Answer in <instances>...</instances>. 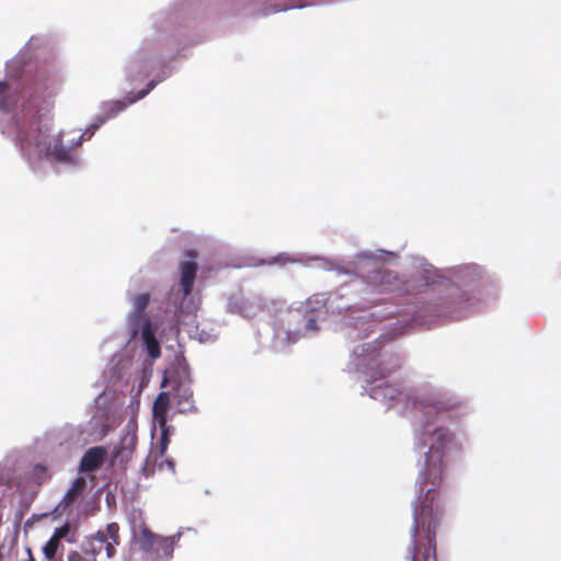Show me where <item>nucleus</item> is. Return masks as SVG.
I'll return each instance as SVG.
<instances>
[{
  "mask_svg": "<svg viewBox=\"0 0 561 561\" xmlns=\"http://www.w3.org/2000/svg\"><path fill=\"white\" fill-rule=\"evenodd\" d=\"M423 435V446L428 443L430 448L425 455L424 468L417 476L416 485L424 496L420 505H415L413 510L412 547L409 550V558L411 561H437L436 534L444 518L439 488L445 468L444 459L454 447L455 440L446 427L425 431Z\"/></svg>",
  "mask_w": 561,
  "mask_h": 561,
  "instance_id": "f257e3e1",
  "label": "nucleus"
},
{
  "mask_svg": "<svg viewBox=\"0 0 561 561\" xmlns=\"http://www.w3.org/2000/svg\"><path fill=\"white\" fill-rule=\"evenodd\" d=\"M16 144L24 157H46L56 162H71V149L64 147L59 135L50 136L48 127L34 113L23 114L18 123Z\"/></svg>",
  "mask_w": 561,
  "mask_h": 561,
  "instance_id": "f03ea898",
  "label": "nucleus"
},
{
  "mask_svg": "<svg viewBox=\"0 0 561 561\" xmlns=\"http://www.w3.org/2000/svg\"><path fill=\"white\" fill-rule=\"evenodd\" d=\"M363 352H367V357L363 358L360 366L362 373L367 383H376L390 377L402 366V357L399 353L390 350H377L376 346L367 344L363 346Z\"/></svg>",
  "mask_w": 561,
  "mask_h": 561,
  "instance_id": "7ed1b4c3",
  "label": "nucleus"
},
{
  "mask_svg": "<svg viewBox=\"0 0 561 561\" xmlns=\"http://www.w3.org/2000/svg\"><path fill=\"white\" fill-rule=\"evenodd\" d=\"M180 537V534L168 537L159 536L148 527H144L138 537V545L140 550L152 561H169L173 557L174 546Z\"/></svg>",
  "mask_w": 561,
  "mask_h": 561,
  "instance_id": "20e7f679",
  "label": "nucleus"
},
{
  "mask_svg": "<svg viewBox=\"0 0 561 561\" xmlns=\"http://www.w3.org/2000/svg\"><path fill=\"white\" fill-rule=\"evenodd\" d=\"M186 255L192 260L182 262L179 265L180 286L183 297H187L191 295L198 271V264L195 261L197 259V252L195 250H188L186 251Z\"/></svg>",
  "mask_w": 561,
  "mask_h": 561,
  "instance_id": "39448f33",
  "label": "nucleus"
},
{
  "mask_svg": "<svg viewBox=\"0 0 561 561\" xmlns=\"http://www.w3.org/2000/svg\"><path fill=\"white\" fill-rule=\"evenodd\" d=\"M368 279L371 287L378 293L394 291L401 285L397 274L389 270H375Z\"/></svg>",
  "mask_w": 561,
  "mask_h": 561,
  "instance_id": "423d86ee",
  "label": "nucleus"
},
{
  "mask_svg": "<svg viewBox=\"0 0 561 561\" xmlns=\"http://www.w3.org/2000/svg\"><path fill=\"white\" fill-rule=\"evenodd\" d=\"M149 302L150 294L148 293L137 294L133 297V311L130 312L128 320L134 334H137L140 327L149 321L145 313Z\"/></svg>",
  "mask_w": 561,
  "mask_h": 561,
  "instance_id": "0eeeda50",
  "label": "nucleus"
},
{
  "mask_svg": "<svg viewBox=\"0 0 561 561\" xmlns=\"http://www.w3.org/2000/svg\"><path fill=\"white\" fill-rule=\"evenodd\" d=\"M83 551L87 554H91L94 559L103 552L107 558H112L116 552L113 543L108 542L104 531H98L94 536L88 538L83 545Z\"/></svg>",
  "mask_w": 561,
  "mask_h": 561,
  "instance_id": "6e6552de",
  "label": "nucleus"
},
{
  "mask_svg": "<svg viewBox=\"0 0 561 561\" xmlns=\"http://www.w3.org/2000/svg\"><path fill=\"white\" fill-rule=\"evenodd\" d=\"M106 449L103 446L89 448L80 460L79 470L81 472H91L99 469L104 462Z\"/></svg>",
  "mask_w": 561,
  "mask_h": 561,
  "instance_id": "1a4fd4ad",
  "label": "nucleus"
},
{
  "mask_svg": "<svg viewBox=\"0 0 561 561\" xmlns=\"http://www.w3.org/2000/svg\"><path fill=\"white\" fill-rule=\"evenodd\" d=\"M87 488V480L83 477H78L73 480L70 488L58 503L56 511L65 512L69 510L73 503L83 494Z\"/></svg>",
  "mask_w": 561,
  "mask_h": 561,
  "instance_id": "9d476101",
  "label": "nucleus"
},
{
  "mask_svg": "<svg viewBox=\"0 0 561 561\" xmlns=\"http://www.w3.org/2000/svg\"><path fill=\"white\" fill-rule=\"evenodd\" d=\"M368 392L373 399L382 401L388 405H391L392 402L396 401L401 394L398 386L387 381H382L374 387H370Z\"/></svg>",
  "mask_w": 561,
  "mask_h": 561,
  "instance_id": "9b49d317",
  "label": "nucleus"
},
{
  "mask_svg": "<svg viewBox=\"0 0 561 561\" xmlns=\"http://www.w3.org/2000/svg\"><path fill=\"white\" fill-rule=\"evenodd\" d=\"M170 393L165 391L160 392L153 402V421L159 427H164L165 424L168 423V411L170 408Z\"/></svg>",
  "mask_w": 561,
  "mask_h": 561,
  "instance_id": "f8f14e48",
  "label": "nucleus"
},
{
  "mask_svg": "<svg viewBox=\"0 0 561 561\" xmlns=\"http://www.w3.org/2000/svg\"><path fill=\"white\" fill-rule=\"evenodd\" d=\"M141 337L146 344L147 352L152 358H158L161 355L160 345L154 336L150 321L141 325Z\"/></svg>",
  "mask_w": 561,
  "mask_h": 561,
  "instance_id": "ddd939ff",
  "label": "nucleus"
},
{
  "mask_svg": "<svg viewBox=\"0 0 561 561\" xmlns=\"http://www.w3.org/2000/svg\"><path fill=\"white\" fill-rule=\"evenodd\" d=\"M313 4L311 0H287L283 3H274L268 7H265L259 11L261 15H268L276 12L286 11L289 9H301L307 5Z\"/></svg>",
  "mask_w": 561,
  "mask_h": 561,
  "instance_id": "4468645a",
  "label": "nucleus"
},
{
  "mask_svg": "<svg viewBox=\"0 0 561 561\" xmlns=\"http://www.w3.org/2000/svg\"><path fill=\"white\" fill-rule=\"evenodd\" d=\"M425 409V413L430 414L431 412H434L435 414H438L443 411H449L451 409L456 408V403L451 402L450 399H444L443 397H434L431 399V401L423 404Z\"/></svg>",
  "mask_w": 561,
  "mask_h": 561,
  "instance_id": "2eb2a0df",
  "label": "nucleus"
},
{
  "mask_svg": "<svg viewBox=\"0 0 561 561\" xmlns=\"http://www.w3.org/2000/svg\"><path fill=\"white\" fill-rule=\"evenodd\" d=\"M28 479L37 485L43 484L49 479L47 467L41 463L35 465L28 472Z\"/></svg>",
  "mask_w": 561,
  "mask_h": 561,
  "instance_id": "dca6fc26",
  "label": "nucleus"
},
{
  "mask_svg": "<svg viewBox=\"0 0 561 561\" xmlns=\"http://www.w3.org/2000/svg\"><path fill=\"white\" fill-rule=\"evenodd\" d=\"M181 389L179 388L176 391V403L180 407L181 411L191 410L193 407V392L188 388H184L182 392H180Z\"/></svg>",
  "mask_w": 561,
  "mask_h": 561,
  "instance_id": "f3484780",
  "label": "nucleus"
},
{
  "mask_svg": "<svg viewBox=\"0 0 561 561\" xmlns=\"http://www.w3.org/2000/svg\"><path fill=\"white\" fill-rule=\"evenodd\" d=\"M453 304L454 302L440 298L438 302L434 304L432 308V314L434 317H443L451 313L455 310Z\"/></svg>",
  "mask_w": 561,
  "mask_h": 561,
  "instance_id": "a211bd4d",
  "label": "nucleus"
},
{
  "mask_svg": "<svg viewBox=\"0 0 561 561\" xmlns=\"http://www.w3.org/2000/svg\"><path fill=\"white\" fill-rule=\"evenodd\" d=\"M59 546L60 542L50 537L49 540L43 547V553L45 558L49 561L54 560L59 549Z\"/></svg>",
  "mask_w": 561,
  "mask_h": 561,
  "instance_id": "6ab92c4d",
  "label": "nucleus"
},
{
  "mask_svg": "<svg viewBox=\"0 0 561 561\" xmlns=\"http://www.w3.org/2000/svg\"><path fill=\"white\" fill-rule=\"evenodd\" d=\"M119 526L117 523H111L106 527V531L104 533L108 539L110 543H113V548L119 545Z\"/></svg>",
  "mask_w": 561,
  "mask_h": 561,
  "instance_id": "aec40b11",
  "label": "nucleus"
},
{
  "mask_svg": "<svg viewBox=\"0 0 561 561\" xmlns=\"http://www.w3.org/2000/svg\"><path fill=\"white\" fill-rule=\"evenodd\" d=\"M159 428L161 431L160 454L164 455V453L167 451V448L169 446V443H170V434H171L172 427L169 426L168 424H165L164 427H159Z\"/></svg>",
  "mask_w": 561,
  "mask_h": 561,
  "instance_id": "412c9836",
  "label": "nucleus"
},
{
  "mask_svg": "<svg viewBox=\"0 0 561 561\" xmlns=\"http://www.w3.org/2000/svg\"><path fill=\"white\" fill-rule=\"evenodd\" d=\"M136 440V435H126L122 440V445L118 448H116L115 455L118 456L125 448L131 451L135 448Z\"/></svg>",
  "mask_w": 561,
  "mask_h": 561,
  "instance_id": "4be33fe9",
  "label": "nucleus"
},
{
  "mask_svg": "<svg viewBox=\"0 0 561 561\" xmlns=\"http://www.w3.org/2000/svg\"><path fill=\"white\" fill-rule=\"evenodd\" d=\"M70 531V526L69 524H65L58 528L55 529L51 538H54L55 540H57L58 542L61 541V539L66 538L68 536Z\"/></svg>",
  "mask_w": 561,
  "mask_h": 561,
  "instance_id": "5701e85b",
  "label": "nucleus"
},
{
  "mask_svg": "<svg viewBox=\"0 0 561 561\" xmlns=\"http://www.w3.org/2000/svg\"><path fill=\"white\" fill-rule=\"evenodd\" d=\"M10 89V85L8 82L5 81H1L0 82V107L1 108H7L9 103L4 96V94L9 91Z\"/></svg>",
  "mask_w": 561,
  "mask_h": 561,
  "instance_id": "b1692460",
  "label": "nucleus"
},
{
  "mask_svg": "<svg viewBox=\"0 0 561 561\" xmlns=\"http://www.w3.org/2000/svg\"><path fill=\"white\" fill-rule=\"evenodd\" d=\"M318 325H317V318H314L313 316H310L308 319H307V322H306V331H318Z\"/></svg>",
  "mask_w": 561,
  "mask_h": 561,
  "instance_id": "393cba45",
  "label": "nucleus"
},
{
  "mask_svg": "<svg viewBox=\"0 0 561 561\" xmlns=\"http://www.w3.org/2000/svg\"><path fill=\"white\" fill-rule=\"evenodd\" d=\"M67 561H83V557L78 551H70Z\"/></svg>",
  "mask_w": 561,
  "mask_h": 561,
  "instance_id": "a878e982",
  "label": "nucleus"
},
{
  "mask_svg": "<svg viewBox=\"0 0 561 561\" xmlns=\"http://www.w3.org/2000/svg\"><path fill=\"white\" fill-rule=\"evenodd\" d=\"M154 85H156L154 81L149 82L148 88L146 90L140 91L138 96L136 98V100L142 99L144 96H146L147 93L154 88Z\"/></svg>",
  "mask_w": 561,
  "mask_h": 561,
  "instance_id": "bb28decb",
  "label": "nucleus"
},
{
  "mask_svg": "<svg viewBox=\"0 0 561 561\" xmlns=\"http://www.w3.org/2000/svg\"><path fill=\"white\" fill-rule=\"evenodd\" d=\"M25 552L27 554V559L25 561H36L33 551L30 547H26Z\"/></svg>",
  "mask_w": 561,
  "mask_h": 561,
  "instance_id": "cd10ccee",
  "label": "nucleus"
},
{
  "mask_svg": "<svg viewBox=\"0 0 561 561\" xmlns=\"http://www.w3.org/2000/svg\"><path fill=\"white\" fill-rule=\"evenodd\" d=\"M457 293H459L458 288H456L454 286L449 287V296H455Z\"/></svg>",
  "mask_w": 561,
  "mask_h": 561,
  "instance_id": "c85d7f7f",
  "label": "nucleus"
},
{
  "mask_svg": "<svg viewBox=\"0 0 561 561\" xmlns=\"http://www.w3.org/2000/svg\"><path fill=\"white\" fill-rule=\"evenodd\" d=\"M138 68V65L137 62H134L131 66H130V71H134Z\"/></svg>",
  "mask_w": 561,
  "mask_h": 561,
  "instance_id": "c756f323",
  "label": "nucleus"
},
{
  "mask_svg": "<svg viewBox=\"0 0 561 561\" xmlns=\"http://www.w3.org/2000/svg\"><path fill=\"white\" fill-rule=\"evenodd\" d=\"M168 383V379L167 378H163L162 382H161V387H165Z\"/></svg>",
  "mask_w": 561,
  "mask_h": 561,
  "instance_id": "7c9ffc66",
  "label": "nucleus"
},
{
  "mask_svg": "<svg viewBox=\"0 0 561 561\" xmlns=\"http://www.w3.org/2000/svg\"><path fill=\"white\" fill-rule=\"evenodd\" d=\"M121 106H119V110H123L124 105L122 102L118 103Z\"/></svg>",
  "mask_w": 561,
  "mask_h": 561,
  "instance_id": "2f4dec72",
  "label": "nucleus"
}]
</instances>
